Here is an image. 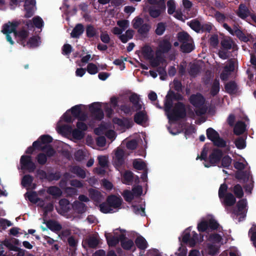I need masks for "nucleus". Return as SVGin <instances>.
Masks as SVG:
<instances>
[{"mask_svg": "<svg viewBox=\"0 0 256 256\" xmlns=\"http://www.w3.org/2000/svg\"><path fill=\"white\" fill-rule=\"evenodd\" d=\"M34 180V178L30 174L24 175L22 180L21 184L24 187L30 186Z\"/></svg>", "mask_w": 256, "mask_h": 256, "instance_id": "39", "label": "nucleus"}, {"mask_svg": "<svg viewBox=\"0 0 256 256\" xmlns=\"http://www.w3.org/2000/svg\"><path fill=\"white\" fill-rule=\"evenodd\" d=\"M208 150V148L206 147V144L204 146L202 151L200 154V156L198 155L197 156L196 160L200 159L201 160H204L205 162L208 160L207 154Z\"/></svg>", "mask_w": 256, "mask_h": 256, "instance_id": "60", "label": "nucleus"}, {"mask_svg": "<svg viewBox=\"0 0 256 256\" xmlns=\"http://www.w3.org/2000/svg\"><path fill=\"white\" fill-rule=\"evenodd\" d=\"M28 194L27 198L29 201L31 202L36 204L40 201V198L38 197L37 194L36 192H26Z\"/></svg>", "mask_w": 256, "mask_h": 256, "instance_id": "51", "label": "nucleus"}, {"mask_svg": "<svg viewBox=\"0 0 256 256\" xmlns=\"http://www.w3.org/2000/svg\"><path fill=\"white\" fill-rule=\"evenodd\" d=\"M72 208L78 214H82L86 210V205L80 201L75 200L72 204Z\"/></svg>", "mask_w": 256, "mask_h": 256, "instance_id": "26", "label": "nucleus"}, {"mask_svg": "<svg viewBox=\"0 0 256 256\" xmlns=\"http://www.w3.org/2000/svg\"><path fill=\"white\" fill-rule=\"evenodd\" d=\"M72 134L74 139L81 140L84 136V132L82 130L74 128L72 132Z\"/></svg>", "mask_w": 256, "mask_h": 256, "instance_id": "45", "label": "nucleus"}, {"mask_svg": "<svg viewBox=\"0 0 256 256\" xmlns=\"http://www.w3.org/2000/svg\"><path fill=\"white\" fill-rule=\"evenodd\" d=\"M82 104L76 105L72 106L68 111L70 112L72 115L76 118L82 112Z\"/></svg>", "mask_w": 256, "mask_h": 256, "instance_id": "48", "label": "nucleus"}, {"mask_svg": "<svg viewBox=\"0 0 256 256\" xmlns=\"http://www.w3.org/2000/svg\"><path fill=\"white\" fill-rule=\"evenodd\" d=\"M206 134L208 138L212 142H213L220 136L219 134L212 128H209L206 130Z\"/></svg>", "mask_w": 256, "mask_h": 256, "instance_id": "35", "label": "nucleus"}, {"mask_svg": "<svg viewBox=\"0 0 256 256\" xmlns=\"http://www.w3.org/2000/svg\"><path fill=\"white\" fill-rule=\"evenodd\" d=\"M124 152L123 150L118 148L115 152V156L113 158V163L114 166L118 169L124 163Z\"/></svg>", "mask_w": 256, "mask_h": 256, "instance_id": "10", "label": "nucleus"}, {"mask_svg": "<svg viewBox=\"0 0 256 256\" xmlns=\"http://www.w3.org/2000/svg\"><path fill=\"white\" fill-rule=\"evenodd\" d=\"M233 192L234 196L238 198H242L244 196V191L240 184H236L234 186Z\"/></svg>", "mask_w": 256, "mask_h": 256, "instance_id": "40", "label": "nucleus"}, {"mask_svg": "<svg viewBox=\"0 0 256 256\" xmlns=\"http://www.w3.org/2000/svg\"><path fill=\"white\" fill-rule=\"evenodd\" d=\"M148 2L150 4L156 5L158 8L162 10H165L166 5L164 0H147Z\"/></svg>", "mask_w": 256, "mask_h": 256, "instance_id": "55", "label": "nucleus"}, {"mask_svg": "<svg viewBox=\"0 0 256 256\" xmlns=\"http://www.w3.org/2000/svg\"><path fill=\"white\" fill-rule=\"evenodd\" d=\"M106 202L109 204L112 208H118L122 205V200L120 197L112 194L107 197Z\"/></svg>", "mask_w": 256, "mask_h": 256, "instance_id": "14", "label": "nucleus"}, {"mask_svg": "<svg viewBox=\"0 0 256 256\" xmlns=\"http://www.w3.org/2000/svg\"><path fill=\"white\" fill-rule=\"evenodd\" d=\"M220 160L222 162V168H229L232 162V159L229 156L226 155L224 157L222 156Z\"/></svg>", "mask_w": 256, "mask_h": 256, "instance_id": "49", "label": "nucleus"}, {"mask_svg": "<svg viewBox=\"0 0 256 256\" xmlns=\"http://www.w3.org/2000/svg\"><path fill=\"white\" fill-rule=\"evenodd\" d=\"M222 48L225 50H230L232 48L236 46V44L230 39L224 38L221 41Z\"/></svg>", "mask_w": 256, "mask_h": 256, "instance_id": "29", "label": "nucleus"}, {"mask_svg": "<svg viewBox=\"0 0 256 256\" xmlns=\"http://www.w3.org/2000/svg\"><path fill=\"white\" fill-rule=\"evenodd\" d=\"M172 47L170 38H164L160 40L158 44L157 50L160 54H166L170 52Z\"/></svg>", "mask_w": 256, "mask_h": 256, "instance_id": "11", "label": "nucleus"}, {"mask_svg": "<svg viewBox=\"0 0 256 256\" xmlns=\"http://www.w3.org/2000/svg\"><path fill=\"white\" fill-rule=\"evenodd\" d=\"M40 39L39 36H33L28 40V42H26V46L30 48H34L39 46V40Z\"/></svg>", "mask_w": 256, "mask_h": 256, "instance_id": "33", "label": "nucleus"}, {"mask_svg": "<svg viewBox=\"0 0 256 256\" xmlns=\"http://www.w3.org/2000/svg\"><path fill=\"white\" fill-rule=\"evenodd\" d=\"M166 26L165 24L160 22L158 24L155 30L156 34L158 36H162L166 30Z\"/></svg>", "mask_w": 256, "mask_h": 256, "instance_id": "56", "label": "nucleus"}, {"mask_svg": "<svg viewBox=\"0 0 256 256\" xmlns=\"http://www.w3.org/2000/svg\"><path fill=\"white\" fill-rule=\"evenodd\" d=\"M200 71V66L196 64H193L190 67L188 73L190 76L195 77L198 74Z\"/></svg>", "mask_w": 256, "mask_h": 256, "instance_id": "44", "label": "nucleus"}, {"mask_svg": "<svg viewBox=\"0 0 256 256\" xmlns=\"http://www.w3.org/2000/svg\"><path fill=\"white\" fill-rule=\"evenodd\" d=\"M84 26L82 24H78L74 26L70 33V36L72 38H78L84 32Z\"/></svg>", "mask_w": 256, "mask_h": 256, "instance_id": "22", "label": "nucleus"}, {"mask_svg": "<svg viewBox=\"0 0 256 256\" xmlns=\"http://www.w3.org/2000/svg\"><path fill=\"white\" fill-rule=\"evenodd\" d=\"M97 30L92 24H88L86 27V36L88 38H92L96 36Z\"/></svg>", "mask_w": 256, "mask_h": 256, "instance_id": "37", "label": "nucleus"}, {"mask_svg": "<svg viewBox=\"0 0 256 256\" xmlns=\"http://www.w3.org/2000/svg\"><path fill=\"white\" fill-rule=\"evenodd\" d=\"M190 102L195 108H199L204 106L206 99L200 92L196 94H192L189 98Z\"/></svg>", "mask_w": 256, "mask_h": 256, "instance_id": "9", "label": "nucleus"}, {"mask_svg": "<svg viewBox=\"0 0 256 256\" xmlns=\"http://www.w3.org/2000/svg\"><path fill=\"white\" fill-rule=\"evenodd\" d=\"M18 24L19 23L17 22H8L7 24H5L2 26V32L6 35L7 41L11 44H14V42L12 40L10 34L12 32L14 34V31L17 28Z\"/></svg>", "mask_w": 256, "mask_h": 256, "instance_id": "5", "label": "nucleus"}, {"mask_svg": "<svg viewBox=\"0 0 256 256\" xmlns=\"http://www.w3.org/2000/svg\"><path fill=\"white\" fill-rule=\"evenodd\" d=\"M90 198L95 202L100 204L102 200V195L101 192L96 190L90 188L88 190Z\"/></svg>", "mask_w": 256, "mask_h": 256, "instance_id": "18", "label": "nucleus"}, {"mask_svg": "<svg viewBox=\"0 0 256 256\" xmlns=\"http://www.w3.org/2000/svg\"><path fill=\"white\" fill-rule=\"evenodd\" d=\"M220 82L219 80L215 78L212 84L210 90V94L212 96H216L220 92Z\"/></svg>", "mask_w": 256, "mask_h": 256, "instance_id": "30", "label": "nucleus"}, {"mask_svg": "<svg viewBox=\"0 0 256 256\" xmlns=\"http://www.w3.org/2000/svg\"><path fill=\"white\" fill-rule=\"evenodd\" d=\"M61 177L60 172L57 171L55 172H48L47 180L48 182L58 180Z\"/></svg>", "mask_w": 256, "mask_h": 256, "instance_id": "54", "label": "nucleus"}, {"mask_svg": "<svg viewBox=\"0 0 256 256\" xmlns=\"http://www.w3.org/2000/svg\"><path fill=\"white\" fill-rule=\"evenodd\" d=\"M46 192L48 194L56 198L60 197L62 194L61 190L56 186H50L48 187Z\"/></svg>", "mask_w": 256, "mask_h": 256, "instance_id": "28", "label": "nucleus"}, {"mask_svg": "<svg viewBox=\"0 0 256 256\" xmlns=\"http://www.w3.org/2000/svg\"><path fill=\"white\" fill-rule=\"evenodd\" d=\"M20 164L22 170H26L29 172H33L36 169V165L30 156L22 155L20 159Z\"/></svg>", "mask_w": 256, "mask_h": 256, "instance_id": "2", "label": "nucleus"}, {"mask_svg": "<svg viewBox=\"0 0 256 256\" xmlns=\"http://www.w3.org/2000/svg\"><path fill=\"white\" fill-rule=\"evenodd\" d=\"M134 122L140 125H142L148 120V116L145 110H139L136 112L134 118Z\"/></svg>", "mask_w": 256, "mask_h": 256, "instance_id": "15", "label": "nucleus"}, {"mask_svg": "<svg viewBox=\"0 0 256 256\" xmlns=\"http://www.w3.org/2000/svg\"><path fill=\"white\" fill-rule=\"evenodd\" d=\"M48 157V156H47L46 152L45 154L43 152H40L37 155L36 159L38 164L40 165H44L47 162Z\"/></svg>", "mask_w": 256, "mask_h": 256, "instance_id": "46", "label": "nucleus"}, {"mask_svg": "<svg viewBox=\"0 0 256 256\" xmlns=\"http://www.w3.org/2000/svg\"><path fill=\"white\" fill-rule=\"evenodd\" d=\"M90 111L94 119L102 120L104 117V113L101 108V104L98 102L92 103L89 106Z\"/></svg>", "mask_w": 256, "mask_h": 256, "instance_id": "8", "label": "nucleus"}, {"mask_svg": "<svg viewBox=\"0 0 256 256\" xmlns=\"http://www.w3.org/2000/svg\"><path fill=\"white\" fill-rule=\"evenodd\" d=\"M246 127V126L244 122L238 121L234 126V132L236 136H240L245 132Z\"/></svg>", "mask_w": 256, "mask_h": 256, "instance_id": "21", "label": "nucleus"}, {"mask_svg": "<svg viewBox=\"0 0 256 256\" xmlns=\"http://www.w3.org/2000/svg\"><path fill=\"white\" fill-rule=\"evenodd\" d=\"M180 92H175L172 90H170L166 96L164 104H167L168 108H170V106H172L174 105V100L178 102L182 101L184 100V97Z\"/></svg>", "mask_w": 256, "mask_h": 256, "instance_id": "6", "label": "nucleus"}, {"mask_svg": "<svg viewBox=\"0 0 256 256\" xmlns=\"http://www.w3.org/2000/svg\"><path fill=\"white\" fill-rule=\"evenodd\" d=\"M208 253L210 255L214 256L219 252V247L214 244H208Z\"/></svg>", "mask_w": 256, "mask_h": 256, "instance_id": "57", "label": "nucleus"}, {"mask_svg": "<svg viewBox=\"0 0 256 256\" xmlns=\"http://www.w3.org/2000/svg\"><path fill=\"white\" fill-rule=\"evenodd\" d=\"M100 210L101 212L104 214L112 213L114 212L109 204L106 201L102 202L99 205Z\"/></svg>", "mask_w": 256, "mask_h": 256, "instance_id": "38", "label": "nucleus"}, {"mask_svg": "<svg viewBox=\"0 0 256 256\" xmlns=\"http://www.w3.org/2000/svg\"><path fill=\"white\" fill-rule=\"evenodd\" d=\"M136 246L140 250H144L148 246V244L146 239L142 236H138L135 240Z\"/></svg>", "mask_w": 256, "mask_h": 256, "instance_id": "25", "label": "nucleus"}, {"mask_svg": "<svg viewBox=\"0 0 256 256\" xmlns=\"http://www.w3.org/2000/svg\"><path fill=\"white\" fill-rule=\"evenodd\" d=\"M236 147L240 150H242L246 147V138L243 136L238 138L234 141Z\"/></svg>", "mask_w": 256, "mask_h": 256, "instance_id": "42", "label": "nucleus"}, {"mask_svg": "<svg viewBox=\"0 0 256 256\" xmlns=\"http://www.w3.org/2000/svg\"><path fill=\"white\" fill-rule=\"evenodd\" d=\"M162 10L160 8H156L154 6L150 7L148 10V12L150 16L154 18H156L158 17L161 14Z\"/></svg>", "mask_w": 256, "mask_h": 256, "instance_id": "47", "label": "nucleus"}, {"mask_svg": "<svg viewBox=\"0 0 256 256\" xmlns=\"http://www.w3.org/2000/svg\"><path fill=\"white\" fill-rule=\"evenodd\" d=\"M98 164L102 168H106L108 166V158L106 156H100L98 157Z\"/></svg>", "mask_w": 256, "mask_h": 256, "instance_id": "59", "label": "nucleus"}, {"mask_svg": "<svg viewBox=\"0 0 256 256\" xmlns=\"http://www.w3.org/2000/svg\"><path fill=\"white\" fill-rule=\"evenodd\" d=\"M150 28V26L148 24H143L138 29V32L141 35L146 34Z\"/></svg>", "mask_w": 256, "mask_h": 256, "instance_id": "52", "label": "nucleus"}, {"mask_svg": "<svg viewBox=\"0 0 256 256\" xmlns=\"http://www.w3.org/2000/svg\"><path fill=\"white\" fill-rule=\"evenodd\" d=\"M105 236L109 246H114L118 243V237L113 236L110 234H106Z\"/></svg>", "mask_w": 256, "mask_h": 256, "instance_id": "34", "label": "nucleus"}, {"mask_svg": "<svg viewBox=\"0 0 256 256\" xmlns=\"http://www.w3.org/2000/svg\"><path fill=\"white\" fill-rule=\"evenodd\" d=\"M189 26L192 30L197 32H200V28H202V24L198 20H192L190 23Z\"/></svg>", "mask_w": 256, "mask_h": 256, "instance_id": "53", "label": "nucleus"}, {"mask_svg": "<svg viewBox=\"0 0 256 256\" xmlns=\"http://www.w3.org/2000/svg\"><path fill=\"white\" fill-rule=\"evenodd\" d=\"M87 244L90 248H96L98 244V241L96 238L91 237L87 240Z\"/></svg>", "mask_w": 256, "mask_h": 256, "instance_id": "63", "label": "nucleus"}, {"mask_svg": "<svg viewBox=\"0 0 256 256\" xmlns=\"http://www.w3.org/2000/svg\"><path fill=\"white\" fill-rule=\"evenodd\" d=\"M121 246L125 250H130L134 246V243L132 240L127 239L124 242H122Z\"/></svg>", "mask_w": 256, "mask_h": 256, "instance_id": "64", "label": "nucleus"}, {"mask_svg": "<svg viewBox=\"0 0 256 256\" xmlns=\"http://www.w3.org/2000/svg\"><path fill=\"white\" fill-rule=\"evenodd\" d=\"M159 53L156 51V57L154 58L153 56L152 58L150 60V66L152 68H157L159 66L160 64L166 62V60Z\"/></svg>", "mask_w": 256, "mask_h": 256, "instance_id": "19", "label": "nucleus"}, {"mask_svg": "<svg viewBox=\"0 0 256 256\" xmlns=\"http://www.w3.org/2000/svg\"><path fill=\"white\" fill-rule=\"evenodd\" d=\"M223 199L222 204L226 206H232L236 202V198L234 196L231 192H227L224 196L222 198Z\"/></svg>", "mask_w": 256, "mask_h": 256, "instance_id": "17", "label": "nucleus"}, {"mask_svg": "<svg viewBox=\"0 0 256 256\" xmlns=\"http://www.w3.org/2000/svg\"><path fill=\"white\" fill-rule=\"evenodd\" d=\"M222 155L223 153L221 150L218 148L213 149L208 156L210 164H204V166L206 168H209L211 166H216L220 162Z\"/></svg>", "mask_w": 256, "mask_h": 256, "instance_id": "4", "label": "nucleus"}, {"mask_svg": "<svg viewBox=\"0 0 256 256\" xmlns=\"http://www.w3.org/2000/svg\"><path fill=\"white\" fill-rule=\"evenodd\" d=\"M177 38L178 42L182 44L192 40L189 34L186 32H179L177 34Z\"/></svg>", "mask_w": 256, "mask_h": 256, "instance_id": "31", "label": "nucleus"}, {"mask_svg": "<svg viewBox=\"0 0 256 256\" xmlns=\"http://www.w3.org/2000/svg\"><path fill=\"white\" fill-rule=\"evenodd\" d=\"M28 32L24 29L20 31H18L16 29L14 31V36L17 38L18 42L24 46H26V39L28 37Z\"/></svg>", "mask_w": 256, "mask_h": 256, "instance_id": "13", "label": "nucleus"}, {"mask_svg": "<svg viewBox=\"0 0 256 256\" xmlns=\"http://www.w3.org/2000/svg\"><path fill=\"white\" fill-rule=\"evenodd\" d=\"M212 142L214 146L218 148H224L226 146V141L220 138V136Z\"/></svg>", "mask_w": 256, "mask_h": 256, "instance_id": "50", "label": "nucleus"}, {"mask_svg": "<svg viewBox=\"0 0 256 256\" xmlns=\"http://www.w3.org/2000/svg\"><path fill=\"white\" fill-rule=\"evenodd\" d=\"M134 174L130 170L126 171L122 177L123 183L126 184H130L133 181Z\"/></svg>", "mask_w": 256, "mask_h": 256, "instance_id": "36", "label": "nucleus"}, {"mask_svg": "<svg viewBox=\"0 0 256 256\" xmlns=\"http://www.w3.org/2000/svg\"><path fill=\"white\" fill-rule=\"evenodd\" d=\"M42 143L39 140V138L32 144V146L35 150H42L46 152L48 158H50L54 155L56 150L50 144H46L44 146H42Z\"/></svg>", "mask_w": 256, "mask_h": 256, "instance_id": "7", "label": "nucleus"}, {"mask_svg": "<svg viewBox=\"0 0 256 256\" xmlns=\"http://www.w3.org/2000/svg\"><path fill=\"white\" fill-rule=\"evenodd\" d=\"M180 48L181 51L182 52L190 53L194 50V46L190 41L182 44L180 46Z\"/></svg>", "mask_w": 256, "mask_h": 256, "instance_id": "32", "label": "nucleus"}, {"mask_svg": "<svg viewBox=\"0 0 256 256\" xmlns=\"http://www.w3.org/2000/svg\"><path fill=\"white\" fill-rule=\"evenodd\" d=\"M129 100L132 103L131 106L132 112H138L142 108V104H140V99L139 96L136 93L132 94L129 96Z\"/></svg>", "mask_w": 256, "mask_h": 256, "instance_id": "12", "label": "nucleus"}, {"mask_svg": "<svg viewBox=\"0 0 256 256\" xmlns=\"http://www.w3.org/2000/svg\"><path fill=\"white\" fill-rule=\"evenodd\" d=\"M236 14L239 18L242 20H245L252 14L248 8L244 4H240L239 5L238 9Z\"/></svg>", "mask_w": 256, "mask_h": 256, "instance_id": "16", "label": "nucleus"}, {"mask_svg": "<svg viewBox=\"0 0 256 256\" xmlns=\"http://www.w3.org/2000/svg\"><path fill=\"white\" fill-rule=\"evenodd\" d=\"M238 25H234L233 26V30L232 35L236 36L240 40L246 42L248 41V38L246 36L245 34L238 28Z\"/></svg>", "mask_w": 256, "mask_h": 256, "instance_id": "23", "label": "nucleus"}, {"mask_svg": "<svg viewBox=\"0 0 256 256\" xmlns=\"http://www.w3.org/2000/svg\"><path fill=\"white\" fill-rule=\"evenodd\" d=\"M164 110L168 118L170 121L177 122L184 118L186 116V110L185 104L181 102H178L170 108L167 104H164Z\"/></svg>", "mask_w": 256, "mask_h": 256, "instance_id": "1", "label": "nucleus"}, {"mask_svg": "<svg viewBox=\"0 0 256 256\" xmlns=\"http://www.w3.org/2000/svg\"><path fill=\"white\" fill-rule=\"evenodd\" d=\"M86 70L90 74H95L98 72V68L95 64L89 63L87 66Z\"/></svg>", "mask_w": 256, "mask_h": 256, "instance_id": "62", "label": "nucleus"}, {"mask_svg": "<svg viewBox=\"0 0 256 256\" xmlns=\"http://www.w3.org/2000/svg\"><path fill=\"white\" fill-rule=\"evenodd\" d=\"M46 225L50 230L54 232L60 231L62 229V225L54 220H48Z\"/></svg>", "mask_w": 256, "mask_h": 256, "instance_id": "27", "label": "nucleus"}, {"mask_svg": "<svg viewBox=\"0 0 256 256\" xmlns=\"http://www.w3.org/2000/svg\"><path fill=\"white\" fill-rule=\"evenodd\" d=\"M142 53L144 57L149 60L152 58L154 56L152 48L148 46H146L143 48Z\"/></svg>", "mask_w": 256, "mask_h": 256, "instance_id": "43", "label": "nucleus"}, {"mask_svg": "<svg viewBox=\"0 0 256 256\" xmlns=\"http://www.w3.org/2000/svg\"><path fill=\"white\" fill-rule=\"evenodd\" d=\"M133 166L135 169L140 170L146 169V164L142 160H134L133 162Z\"/></svg>", "mask_w": 256, "mask_h": 256, "instance_id": "41", "label": "nucleus"}, {"mask_svg": "<svg viewBox=\"0 0 256 256\" xmlns=\"http://www.w3.org/2000/svg\"><path fill=\"white\" fill-rule=\"evenodd\" d=\"M228 185L226 183H224L220 186L218 190V196L220 200H222L223 196H224L227 193Z\"/></svg>", "mask_w": 256, "mask_h": 256, "instance_id": "58", "label": "nucleus"}, {"mask_svg": "<svg viewBox=\"0 0 256 256\" xmlns=\"http://www.w3.org/2000/svg\"><path fill=\"white\" fill-rule=\"evenodd\" d=\"M248 202L246 198H242L239 200L236 204V209H234L232 210V213L236 216H240L239 218L238 221L240 222L243 220L246 216V211L245 212L244 209L247 207Z\"/></svg>", "mask_w": 256, "mask_h": 256, "instance_id": "3", "label": "nucleus"}, {"mask_svg": "<svg viewBox=\"0 0 256 256\" xmlns=\"http://www.w3.org/2000/svg\"><path fill=\"white\" fill-rule=\"evenodd\" d=\"M70 171L79 178L84 179L86 176L85 170L78 166H71L70 168Z\"/></svg>", "mask_w": 256, "mask_h": 256, "instance_id": "20", "label": "nucleus"}, {"mask_svg": "<svg viewBox=\"0 0 256 256\" xmlns=\"http://www.w3.org/2000/svg\"><path fill=\"white\" fill-rule=\"evenodd\" d=\"M208 240L214 243H219L222 240V237L218 234H210L208 238Z\"/></svg>", "mask_w": 256, "mask_h": 256, "instance_id": "61", "label": "nucleus"}, {"mask_svg": "<svg viewBox=\"0 0 256 256\" xmlns=\"http://www.w3.org/2000/svg\"><path fill=\"white\" fill-rule=\"evenodd\" d=\"M226 92L230 94H235L238 90V85L234 81H230L224 86Z\"/></svg>", "mask_w": 256, "mask_h": 256, "instance_id": "24", "label": "nucleus"}]
</instances>
